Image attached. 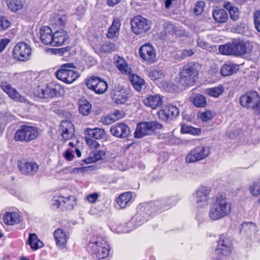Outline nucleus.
I'll use <instances>...</instances> for the list:
<instances>
[{
    "instance_id": "f257e3e1",
    "label": "nucleus",
    "mask_w": 260,
    "mask_h": 260,
    "mask_svg": "<svg viewBox=\"0 0 260 260\" xmlns=\"http://www.w3.org/2000/svg\"><path fill=\"white\" fill-rule=\"evenodd\" d=\"M253 45L249 41L233 39L231 42L221 45L218 47L219 53L224 55L242 56L251 53Z\"/></svg>"
},
{
    "instance_id": "f03ea898",
    "label": "nucleus",
    "mask_w": 260,
    "mask_h": 260,
    "mask_svg": "<svg viewBox=\"0 0 260 260\" xmlns=\"http://www.w3.org/2000/svg\"><path fill=\"white\" fill-rule=\"evenodd\" d=\"M232 204L228 201L225 193H218L211 204L209 217L213 220H217L228 216L231 212Z\"/></svg>"
},
{
    "instance_id": "7ed1b4c3",
    "label": "nucleus",
    "mask_w": 260,
    "mask_h": 260,
    "mask_svg": "<svg viewBox=\"0 0 260 260\" xmlns=\"http://www.w3.org/2000/svg\"><path fill=\"white\" fill-rule=\"evenodd\" d=\"M201 65L197 62L190 61L180 69L178 84L184 88L193 86L198 78Z\"/></svg>"
},
{
    "instance_id": "20e7f679",
    "label": "nucleus",
    "mask_w": 260,
    "mask_h": 260,
    "mask_svg": "<svg viewBox=\"0 0 260 260\" xmlns=\"http://www.w3.org/2000/svg\"><path fill=\"white\" fill-rule=\"evenodd\" d=\"M40 135L38 127L26 124L21 125L14 136L15 141L29 143L36 140Z\"/></svg>"
},
{
    "instance_id": "39448f33",
    "label": "nucleus",
    "mask_w": 260,
    "mask_h": 260,
    "mask_svg": "<svg viewBox=\"0 0 260 260\" xmlns=\"http://www.w3.org/2000/svg\"><path fill=\"white\" fill-rule=\"evenodd\" d=\"M75 69L76 66L73 63H63L55 72V77L66 84H71L79 77L78 73L74 70Z\"/></svg>"
},
{
    "instance_id": "423d86ee",
    "label": "nucleus",
    "mask_w": 260,
    "mask_h": 260,
    "mask_svg": "<svg viewBox=\"0 0 260 260\" xmlns=\"http://www.w3.org/2000/svg\"><path fill=\"white\" fill-rule=\"evenodd\" d=\"M35 94L41 98H59L64 93L63 87L56 82H51L47 84L45 88L38 86L35 90Z\"/></svg>"
},
{
    "instance_id": "0eeeda50",
    "label": "nucleus",
    "mask_w": 260,
    "mask_h": 260,
    "mask_svg": "<svg viewBox=\"0 0 260 260\" xmlns=\"http://www.w3.org/2000/svg\"><path fill=\"white\" fill-rule=\"evenodd\" d=\"M91 244V252L97 259L101 260L108 256L110 247L105 237L97 236L96 240Z\"/></svg>"
},
{
    "instance_id": "6e6552de",
    "label": "nucleus",
    "mask_w": 260,
    "mask_h": 260,
    "mask_svg": "<svg viewBox=\"0 0 260 260\" xmlns=\"http://www.w3.org/2000/svg\"><path fill=\"white\" fill-rule=\"evenodd\" d=\"M239 102L244 108L260 112V95L256 91H246L240 96Z\"/></svg>"
},
{
    "instance_id": "1a4fd4ad",
    "label": "nucleus",
    "mask_w": 260,
    "mask_h": 260,
    "mask_svg": "<svg viewBox=\"0 0 260 260\" xmlns=\"http://www.w3.org/2000/svg\"><path fill=\"white\" fill-rule=\"evenodd\" d=\"M162 127V125L156 121L140 122L137 124L134 137L140 139L146 136L151 135L157 129H161Z\"/></svg>"
},
{
    "instance_id": "9d476101",
    "label": "nucleus",
    "mask_w": 260,
    "mask_h": 260,
    "mask_svg": "<svg viewBox=\"0 0 260 260\" xmlns=\"http://www.w3.org/2000/svg\"><path fill=\"white\" fill-rule=\"evenodd\" d=\"M210 154V148L205 145H197L192 148L186 155L185 159L187 163H194L203 160Z\"/></svg>"
},
{
    "instance_id": "9b49d317",
    "label": "nucleus",
    "mask_w": 260,
    "mask_h": 260,
    "mask_svg": "<svg viewBox=\"0 0 260 260\" xmlns=\"http://www.w3.org/2000/svg\"><path fill=\"white\" fill-rule=\"evenodd\" d=\"M32 49L31 47L24 42H18L12 51L13 58L17 61L25 62L31 56Z\"/></svg>"
},
{
    "instance_id": "f8f14e48",
    "label": "nucleus",
    "mask_w": 260,
    "mask_h": 260,
    "mask_svg": "<svg viewBox=\"0 0 260 260\" xmlns=\"http://www.w3.org/2000/svg\"><path fill=\"white\" fill-rule=\"evenodd\" d=\"M87 88L97 94L105 93L108 89V83L103 79L95 76L88 77L85 82Z\"/></svg>"
},
{
    "instance_id": "ddd939ff",
    "label": "nucleus",
    "mask_w": 260,
    "mask_h": 260,
    "mask_svg": "<svg viewBox=\"0 0 260 260\" xmlns=\"http://www.w3.org/2000/svg\"><path fill=\"white\" fill-rule=\"evenodd\" d=\"M139 54L143 62L151 64L156 61V50L150 43L142 45L139 49Z\"/></svg>"
},
{
    "instance_id": "4468645a",
    "label": "nucleus",
    "mask_w": 260,
    "mask_h": 260,
    "mask_svg": "<svg viewBox=\"0 0 260 260\" xmlns=\"http://www.w3.org/2000/svg\"><path fill=\"white\" fill-rule=\"evenodd\" d=\"M17 167L22 174L32 176L38 172L39 166L35 161L23 159L18 161Z\"/></svg>"
},
{
    "instance_id": "2eb2a0df",
    "label": "nucleus",
    "mask_w": 260,
    "mask_h": 260,
    "mask_svg": "<svg viewBox=\"0 0 260 260\" xmlns=\"http://www.w3.org/2000/svg\"><path fill=\"white\" fill-rule=\"evenodd\" d=\"M131 24L132 31L137 35L145 32L151 27L150 23L145 17H133Z\"/></svg>"
},
{
    "instance_id": "dca6fc26",
    "label": "nucleus",
    "mask_w": 260,
    "mask_h": 260,
    "mask_svg": "<svg viewBox=\"0 0 260 260\" xmlns=\"http://www.w3.org/2000/svg\"><path fill=\"white\" fill-rule=\"evenodd\" d=\"M56 247L59 249H66L70 239L69 233L61 228L56 229L53 233Z\"/></svg>"
},
{
    "instance_id": "f3484780",
    "label": "nucleus",
    "mask_w": 260,
    "mask_h": 260,
    "mask_svg": "<svg viewBox=\"0 0 260 260\" xmlns=\"http://www.w3.org/2000/svg\"><path fill=\"white\" fill-rule=\"evenodd\" d=\"M232 243L230 239L221 235L219 236L217 242V246L215 252L219 256L228 255L232 251Z\"/></svg>"
},
{
    "instance_id": "a211bd4d",
    "label": "nucleus",
    "mask_w": 260,
    "mask_h": 260,
    "mask_svg": "<svg viewBox=\"0 0 260 260\" xmlns=\"http://www.w3.org/2000/svg\"><path fill=\"white\" fill-rule=\"evenodd\" d=\"M211 192L210 188L201 186L193 194L196 202L198 206L202 207L208 204L210 199L209 194Z\"/></svg>"
},
{
    "instance_id": "6ab92c4d",
    "label": "nucleus",
    "mask_w": 260,
    "mask_h": 260,
    "mask_svg": "<svg viewBox=\"0 0 260 260\" xmlns=\"http://www.w3.org/2000/svg\"><path fill=\"white\" fill-rule=\"evenodd\" d=\"M2 219L5 225L13 226L20 223L23 217L19 212L6 211L2 215Z\"/></svg>"
},
{
    "instance_id": "aec40b11",
    "label": "nucleus",
    "mask_w": 260,
    "mask_h": 260,
    "mask_svg": "<svg viewBox=\"0 0 260 260\" xmlns=\"http://www.w3.org/2000/svg\"><path fill=\"white\" fill-rule=\"evenodd\" d=\"M59 128L61 131L60 140L62 142H66L71 139L74 135V125L69 120H62L60 124Z\"/></svg>"
},
{
    "instance_id": "412c9836",
    "label": "nucleus",
    "mask_w": 260,
    "mask_h": 260,
    "mask_svg": "<svg viewBox=\"0 0 260 260\" xmlns=\"http://www.w3.org/2000/svg\"><path fill=\"white\" fill-rule=\"evenodd\" d=\"M0 87L3 91L5 92L8 96L16 102H24L25 98L21 95L16 89L12 87V86L7 81H2L1 83Z\"/></svg>"
},
{
    "instance_id": "4be33fe9",
    "label": "nucleus",
    "mask_w": 260,
    "mask_h": 260,
    "mask_svg": "<svg viewBox=\"0 0 260 260\" xmlns=\"http://www.w3.org/2000/svg\"><path fill=\"white\" fill-rule=\"evenodd\" d=\"M110 132L112 135L119 138H125L130 134L129 127L123 122H118L111 126Z\"/></svg>"
},
{
    "instance_id": "5701e85b",
    "label": "nucleus",
    "mask_w": 260,
    "mask_h": 260,
    "mask_svg": "<svg viewBox=\"0 0 260 260\" xmlns=\"http://www.w3.org/2000/svg\"><path fill=\"white\" fill-rule=\"evenodd\" d=\"M184 32L178 30L175 26L169 22H166L164 25V29L160 32L162 39H166L173 37H180L183 35Z\"/></svg>"
},
{
    "instance_id": "b1692460",
    "label": "nucleus",
    "mask_w": 260,
    "mask_h": 260,
    "mask_svg": "<svg viewBox=\"0 0 260 260\" xmlns=\"http://www.w3.org/2000/svg\"><path fill=\"white\" fill-rule=\"evenodd\" d=\"M144 105L152 110H155L162 104V96L158 94L148 95L142 101Z\"/></svg>"
},
{
    "instance_id": "393cba45",
    "label": "nucleus",
    "mask_w": 260,
    "mask_h": 260,
    "mask_svg": "<svg viewBox=\"0 0 260 260\" xmlns=\"http://www.w3.org/2000/svg\"><path fill=\"white\" fill-rule=\"evenodd\" d=\"M69 39L68 32L63 29H60L53 32L51 46L59 47L62 46Z\"/></svg>"
},
{
    "instance_id": "a878e982",
    "label": "nucleus",
    "mask_w": 260,
    "mask_h": 260,
    "mask_svg": "<svg viewBox=\"0 0 260 260\" xmlns=\"http://www.w3.org/2000/svg\"><path fill=\"white\" fill-rule=\"evenodd\" d=\"M114 64L120 73L124 75H129L132 69L125 59L118 55L114 56Z\"/></svg>"
},
{
    "instance_id": "bb28decb",
    "label": "nucleus",
    "mask_w": 260,
    "mask_h": 260,
    "mask_svg": "<svg viewBox=\"0 0 260 260\" xmlns=\"http://www.w3.org/2000/svg\"><path fill=\"white\" fill-rule=\"evenodd\" d=\"M133 194L131 191H126L121 193L116 199V202L120 209H124L130 206L133 201Z\"/></svg>"
},
{
    "instance_id": "cd10ccee",
    "label": "nucleus",
    "mask_w": 260,
    "mask_h": 260,
    "mask_svg": "<svg viewBox=\"0 0 260 260\" xmlns=\"http://www.w3.org/2000/svg\"><path fill=\"white\" fill-rule=\"evenodd\" d=\"M106 155V151L104 150H94L90 152L89 156L84 159L82 161L86 164H89L95 162L99 160L104 159Z\"/></svg>"
},
{
    "instance_id": "c85d7f7f",
    "label": "nucleus",
    "mask_w": 260,
    "mask_h": 260,
    "mask_svg": "<svg viewBox=\"0 0 260 260\" xmlns=\"http://www.w3.org/2000/svg\"><path fill=\"white\" fill-rule=\"evenodd\" d=\"M53 37V32L49 26H44L40 29V38L44 44L51 46Z\"/></svg>"
},
{
    "instance_id": "c756f323",
    "label": "nucleus",
    "mask_w": 260,
    "mask_h": 260,
    "mask_svg": "<svg viewBox=\"0 0 260 260\" xmlns=\"http://www.w3.org/2000/svg\"><path fill=\"white\" fill-rule=\"evenodd\" d=\"M175 204L173 199L171 198L162 199L156 202L155 205L157 207L156 211L157 212H162L171 208Z\"/></svg>"
},
{
    "instance_id": "7c9ffc66",
    "label": "nucleus",
    "mask_w": 260,
    "mask_h": 260,
    "mask_svg": "<svg viewBox=\"0 0 260 260\" xmlns=\"http://www.w3.org/2000/svg\"><path fill=\"white\" fill-rule=\"evenodd\" d=\"M84 134L95 140L103 139L106 135L105 131L103 128L99 127H94L93 128L87 127L84 130Z\"/></svg>"
},
{
    "instance_id": "2f4dec72",
    "label": "nucleus",
    "mask_w": 260,
    "mask_h": 260,
    "mask_svg": "<svg viewBox=\"0 0 260 260\" xmlns=\"http://www.w3.org/2000/svg\"><path fill=\"white\" fill-rule=\"evenodd\" d=\"M129 80L133 87L138 92H141L143 87L145 85V80L138 75L130 73Z\"/></svg>"
},
{
    "instance_id": "473e14b6",
    "label": "nucleus",
    "mask_w": 260,
    "mask_h": 260,
    "mask_svg": "<svg viewBox=\"0 0 260 260\" xmlns=\"http://www.w3.org/2000/svg\"><path fill=\"white\" fill-rule=\"evenodd\" d=\"M27 243L34 251L37 250L43 246V242L40 240L37 234L35 233H30L29 234Z\"/></svg>"
},
{
    "instance_id": "72a5a7b5",
    "label": "nucleus",
    "mask_w": 260,
    "mask_h": 260,
    "mask_svg": "<svg viewBox=\"0 0 260 260\" xmlns=\"http://www.w3.org/2000/svg\"><path fill=\"white\" fill-rule=\"evenodd\" d=\"M79 111L84 116L88 115L91 111V104L86 99H79Z\"/></svg>"
},
{
    "instance_id": "f704fd0d",
    "label": "nucleus",
    "mask_w": 260,
    "mask_h": 260,
    "mask_svg": "<svg viewBox=\"0 0 260 260\" xmlns=\"http://www.w3.org/2000/svg\"><path fill=\"white\" fill-rule=\"evenodd\" d=\"M120 26V20L117 18H115L108 30L106 34L107 37L109 39H113L116 36V33L119 30Z\"/></svg>"
},
{
    "instance_id": "c9c22d12",
    "label": "nucleus",
    "mask_w": 260,
    "mask_h": 260,
    "mask_svg": "<svg viewBox=\"0 0 260 260\" xmlns=\"http://www.w3.org/2000/svg\"><path fill=\"white\" fill-rule=\"evenodd\" d=\"M127 93L124 91H115L113 95L112 100L116 104L122 105L125 104L128 100Z\"/></svg>"
},
{
    "instance_id": "e433bc0d",
    "label": "nucleus",
    "mask_w": 260,
    "mask_h": 260,
    "mask_svg": "<svg viewBox=\"0 0 260 260\" xmlns=\"http://www.w3.org/2000/svg\"><path fill=\"white\" fill-rule=\"evenodd\" d=\"M8 9L13 12H17L23 8V4L21 0H7Z\"/></svg>"
},
{
    "instance_id": "4c0bfd02",
    "label": "nucleus",
    "mask_w": 260,
    "mask_h": 260,
    "mask_svg": "<svg viewBox=\"0 0 260 260\" xmlns=\"http://www.w3.org/2000/svg\"><path fill=\"white\" fill-rule=\"evenodd\" d=\"M180 131L182 134H189L193 136H199L202 133L201 128H196L186 124L181 125Z\"/></svg>"
},
{
    "instance_id": "58836bf2",
    "label": "nucleus",
    "mask_w": 260,
    "mask_h": 260,
    "mask_svg": "<svg viewBox=\"0 0 260 260\" xmlns=\"http://www.w3.org/2000/svg\"><path fill=\"white\" fill-rule=\"evenodd\" d=\"M193 105L198 108H204L207 105L206 98L201 94H197L192 99Z\"/></svg>"
},
{
    "instance_id": "ea45409f",
    "label": "nucleus",
    "mask_w": 260,
    "mask_h": 260,
    "mask_svg": "<svg viewBox=\"0 0 260 260\" xmlns=\"http://www.w3.org/2000/svg\"><path fill=\"white\" fill-rule=\"evenodd\" d=\"M237 66L235 64H224L220 70V74L222 76H228L236 72Z\"/></svg>"
},
{
    "instance_id": "a19ab883",
    "label": "nucleus",
    "mask_w": 260,
    "mask_h": 260,
    "mask_svg": "<svg viewBox=\"0 0 260 260\" xmlns=\"http://www.w3.org/2000/svg\"><path fill=\"white\" fill-rule=\"evenodd\" d=\"M224 92V87L222 85L218 86L209 88L206 89V94L208 95L213 97L218 98Z\"/></svg>"
},
{
    "instance_id": "79ce46f5",
    "label": "nucleus",
    "mask_w": 260,
    "mask_h": 260,
    "mask_svg": "<svg viewBox=\"0 0 260 260\" xmlns=\"http://www.w3.org/2000/svg\"><path fill=\"white\" fill-rule=\"evenodd\" d=\"M250 194L254 197L260 196V178L256 179L249 187Z\"/></svg>"
},
{
    "instance_id": "37998d69",
    "label": "nucleus",
    "mask_w": 260,
    "mask_h": 260,
    "mask_svg": "<svg viewBox=\"0 0 260 260\" xmlns=\"http://www.w3.org/2000/svg\"><path fill=\"white\" fill-rule=\"evenodd\" d=\"M116 50L115 45L111 42H106L103 44L100 49L101 52L110 53Z\"/></svg>"
},
{
    "instance_id": "c03bdc74",
    "label": "nucleus",
    "mask_w": 260,
    "mask_h": 260,
    "mask_svg": "<svg viewBox=\"0 0 260 260\" xmlns=\"http://www.w3.org/2000/svg\"><path fill=\"white\" fill-rule=\"evenodd\" d=\"M224 8L228 11L230 16H238L239 10L235 7L233 6L230 3L225 2L224 4Z\"/></svg>"
},
{
    "instance_id": "a18cd8bd",
    "label": "nucleus",
    "mask_w": 260,
    "mask_h": 260,
    "mask_svg": "<svg viewBox=\"0 0 260 260\" xmlns=\"http://www.w3.org/2000/svg\"><path fill=\"white\" fill-rule=\"evenodd\" d=\"M205 6V3L204 1H199L197 2L193 8V13L197 15H201L204 11Z\"/></svg>"
},
{
    "instance_id": "49530a36",
    "label": "nucleus",
    "mask_w": 260,
    "mask_h": 260,
    "mask_svg": "<svg viewBox=\"0 0 260 260\" xmlns=\"http://www.w3.org/2000/svg\"><path fill=\"white\" fill-rule=\"evenodd\" d=\"M167 112L169 114L170 119H172L174 117L177 116L179 114V109L177 107L173 105H168L166 106Z\"/></svg>"
},
{
    "instance_id": "de8ad7c7",
    "label": "nucleus",
    "mask_w": 260,
    "mask_h": 260,
    "mask_svg": "<svg viewBox=\"0 0 260 260\" xmlns=\"http://www.w3.org/2000/svg\"><path fill=\"white\" fill-rule=\"evenodd\" d=\"M49 22L52 25L57 27H63L66 23L62 17H51Z\"/></svg>"
},
{
    "instance_id": "09e8293b",
    "label": "nucleus",
    "mask_w": 260,
    "mask_h": 260,
    "mask_svg": "<svg viewBox=\"0 0 260 260\" xmlns=\"http://www.w3.org/2000/svg\"><path fill=\"white\" fill-rule=\"evenodd\" d=\"M85 140L90 149L95 150L100 146V144L97 141L88 136L85 137Z\"/></svg>"
},
{
    "instance_id": "8fccbe9b",
    "label": "nucleus",
    "mask_w": 260,
    "mask_h": 260,
    "mask_svg": "<svg viewBox=\"0 0 260 260\" xmlns=\"http://www.w3.org/2000/svg\"><path fill=\"white\" fill-rule=\"evenodd\" d=\"M198 117L203 121H207L213 118V114L210 111H206L198 114Z\"/></svg>"
},
{
    "instance_id": "3c124183",
    "label": "nucleus",
    "mask_w": 260,
    "mask_h": 260,
    "mask_svg": "<svg viewBox=\"0 0 260 260\" xmlns=\"http://www.w3.org/2000/svg\"><path fill=\"white\" fill-rule=\"evenodd\" d=\"M162 73L161 71L153 69L149 72V77L152 80H156L161 78Z\"/></svg>"
},
{
    "instance_id": "603ef678",
    "label": "nucleus",
    "mask_w": 260,
    "mask_h": 260,
    "mask_svg": "<svg viewBox=\"0 0 260 260\" xmlns=\"http://www.w3.org/2000/svg\"><path fill=\"white\" fill-rule=\"evenodd\" d=\"M158 118L161 120L167 121L170 119L169 114L167 112L166 107L163 109H159L157 113Z\"/></svg>"
},
{
    "instance_id": "864d4df0",
    "label": "nucleus",
    "mask_w": 260,
    "mask_h": 260,
    "mask_svg": "<svg viewBox=\"0 0 260 260\" xmlns=\"http://www.w3.org/2000/svg\"><path fill=\"white\" fill-rule=\"evenodd\" d=\"M10 24L7 17H0V32L7 29L9 27Z\"/></svg>"
},
{
    "instance_id": "5fc2aeb1",
    "label": "nucleus",
    "mask_w": 260,
    "mask_h": 260,
    "mask_svg": "<svg viewBox=\"0 0 260 260\" xmlns=\"http://www.w3.org/2000/svg\"><path fill=\"white\" fill-rule=\"evenodd\" d=\"M111 114L115 121L123 118L125 115V113L123 110H116Z\"/></svg>"
},
{
    "instance_id": "6e6d98bb",
    "label": "nucleus",
    "mask_w": 260,
    "mask_h": 260,
    "mask_svg": "<svg viewBox=\"0 0 260 260\" xmlns=\"http://www.w3.org/2000/svg\"><path fill=\"white\" fill-rule=\"evenodd\" d=\"M62 155L64 159L67 161L73 160L75 157L74 154L73 153V151L70 148L67 149L63 153Z\"/></svg>"
},
{
    "instance_id": "4d7b16f0",
    "label": "nucleus",
    "mask_w": 260,
    "mask_h": 260,
    "mask_svg": "<svg viewBox=\"0 0 260 260\" xmlns=\"http://www.w3.org/2000/svg\"><path fill=\"white\" fill-rule=\"evenodd\" d=\"M58 197L59 198L63 199V200H62V202H63V203L64 204H66L68 203V206H67L68 208H69V207H71V208H73V204L72 203H68V202H70L71 201H73V202L75 201V198L74 196H69V197H68L67 198H64V197H63V196H62L61 195H59L58 196Z\"/></svg>"
},
{
    "instance_id": "13d9d810",
    "label": "nucleus",
    "mask_w": 260,
    "mask_h": 260,
    "mask_svg": "<svg viewBox=\"0 0 260 260\" xmlns=\"http://www.w3.org/2000/svg\"><path fill=\"white\" fill-rule=\"evenodd\" d=\"M101 121L105 125H109L115 121L112 114L102 117Z\"/></svg>"
},
{
    "instance_id": "bf43d9fd",
    "label": "nucleus",
    "mask_w": 260,
    "mask_h": 260,
    "mask_svg": "<svg viewBox=\"0 0 260 260\" xmlns=\"http://www.w3.org/2000/svg\"><path fill=\"white\" fill-rule=\"evenodd\" d=\"M197 46L203 49L209 50L211 49V47L209 46L208 43L201 39H198L197 42Z\"/></svg>"
},
{
    "instance_id": "052dcab7",
    "label": "nucleus",
    "mask_w": 260,
    "mask_h": 260,
    "mask_svg": "<svg viewBox=\"0 0 260 260\" xmlns=\"http://www.w3.org/2000/svg\"><path fill=\"white\" fill-rule=\"evenodd\" d=\"M219 15V16H228L226 12L223 9L216 8L212 12V16Z\"/></svg>"
},
{
    "instance_id": "680f3d73",
    "label": "nucleus",
    "mask_w": 260,
    "mask_h": 260,
    "mask_svg": "<svg viewBox=\"0 0 260 260\" xmlns=\"http://www.w3.org/2000/svg\"><path fill=\"white\" fill-rule=\"evenodd\" d=\"M99 197V194L97 192L90 193L87 196V200L90 203H94Z\"/></svg>"
},
{
    "instance_id": "e2e57ef3",
    "label": "nucleus",
    "mask_w": 260,
    "mask_h": 260,
    "mask_svg": "<svg viewBox=\"0 0 260 260\" xmlns=\"http://www.w3.org/2000/svg\"><path fill=\"white\" fill-rule=\"evenodd\" d=\"M10 42V39L7 38L2 39L0 40V52L4 50V49L8 45Z\"/></svg>"
},
{
    "instance_id": "0e129e2a",
    "label": "nucleus",
    "mask_w": 260,
    "mask_h": 260,
    "mask_svg": "<svg viewBox=\"0 0 260 260\" xmlns=\"http://www.w3.org/2000/svg\"><path fill=\"white\" fill-rule=\"evenodd\" d=\"M90 166L83 167L80 168H75L73 169L72 172L74 173H83L84 172H86L90 168Z\"/></svg>"
},
{
    "instance_id": "69168bd1",
    "label": "nucleus",
    "mask_w": 260,
    "mask_h": 260,
    "mask_svg": "<svg viewBox=\"0 0 260 260\" xmlns=\"http://www.w3.org/2000/svg\"><path fill=\"white\" fill-rule=\"evenodd\" d=\"M194 54L192 49H184L182 52V55L183 57H190Z\"/></svg>"
},
{
    "instance_id": "338daca9",
    "label": "nucleus",
    "mask_w": 260,
    "mask_h": 260,
    "mask_svg": "<svg viewBox=\"0 0 260 260\" xmlns=\"http://www.w3.org/2000/svg\"><path fill=\"white\" fill-rule=\"evenodd\" d=\"M254 22L256 30L260 32V17H254Z\"/></svg>"
},
{
    "instance_id": "774afa93",
    "label": "nucleus",
    "mask_w": 260,
    "mask_h": 260,
    "mask_svg": "<svg viewBox=\"0 0 260 260\" xmlns=\"http://www.w3.org/2000/svg\"><path fill=\"white\" fill-rule=\"evenodd\" d=\"M107 5L110 7H114L119 4L121 0H106Z\"/></svg>"
}]
</instances>
